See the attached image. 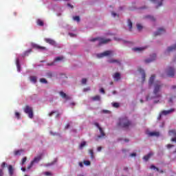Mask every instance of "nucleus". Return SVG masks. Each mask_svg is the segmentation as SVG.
Masks as SVG:
<instances>
[{
    "label": "nucleus",
    "instance_id": "1",
    "mask_svg": "<svg viewBox=\"0 0 176 176\" xmlns=\"http://www.w3.org/2000/svg\"><path fill=\"white\" fill-rule=\"evenodd\" d=\"M118 126L122 127V129H126V130L129 129H131V127H134L135 124L133 123L131 120L129 119L127 117H122L119 118Z\"/></svg>",
    "mask_w": 176,
    "mask_h": 176
},
{
    "label": "nucleus",
    "instance_id": "2",
    "mask_svg": "<svg viewBox=\"0 0 176 176\" xmlns=\"http://www.w3.org/2000/svg\"><path fill=\"white\" fill-rule=\"evenodd\" d=\"M162 87L163 84H162L160 81H156L154 83L153 94L155 98H160V97H162V94H160V92Z\"/></svg>",
    "mask_w": 176,
    "mask_h": 176
},
{
    "label": "nucleus",
    "instance_id": "3",
    "mask_svg": "<svg viewBox=\"0 0 176 176\" xmlns=\"http://www.w3.org/2000/svg\"><path fill=\"white\" fill-rule=\"evenodd\" d=\"M25 113L28 115L30 119H32L34 118V111H32V107L29 105H26L23 109Z\"/></svg>",
    "mask_w": 176,
    "mask_h": 176
},
{
    "label": "nucleus",
    "instance_id": "4",
    "mask_svg": "<svg viewBox=\"0 0 176 176\" xmlns=\"http://www.w3.org/2000/svg\"><path fill=\"white\" fill-rule=\"evenodd\" d=\"M91 42H96V41H99V45H104L105 43H108V42H111V39L109 38H95L91 40Z\"/></svg>",
    "mask_w": 176,
    "mask_h": 176
},
{
    "label": "nucleus",
    "instance_id": "5",
    "mask_svg": "<svg viewBox=\"0 0 176 176\" xmlns=\"http://www.w3.org/2000/svg\"><path fill=\"white\" fill-rule=\"evenodd\" d=\"M166 74L170 78H174V76L175 75V69L173 67H168L166 69Z\"/></svg>",
    "mask_w": 176,
    "mask_h": 176
},
{
    "label": "nucleus",
    "instance_id": "6",
    "mask_svg": "<svg viewBox=\"0 0 176 176\" xmlns=\"http://www.w3.org/2000/svg\"><path fill=\"white\" fill-rule=\"evenodd\" d=\"M111 54H112V51L107 50L103 53L98 54L97 56L98 58H102V57H107V56H111Z\"/></svg>",
    "mask_w": 176,
    "mask_h": 176
},
{
    "label": "nucleus",
    "instance_id": "7",
    "mask_svg": "<svg viewBox=\"0 0 176 176\" xmlns=\"http://www.w3.org/2000/svg\"><path fill=\"white\" fill-rule=\"evenodd\" d=\"M169 135H172L175 137L174 138L171 139V141L173 142H176V131L175 129H171L168 132Z\"/></svg>",
    "mask_w": 176,
    "mask_h": 176
},
{
    "label": "nucleus",
    "instance_id": "8",
    "mask_svg": "<svg viewBox=\"0 0 176 176\" xmlns=\"http://www.w3.org/2000/svg\"><path fill=\"white\" fill-rule=\"evenodd\" d=\"M59 94H60V97H62L63 98L66 100V101H68V100H71V97H69L68 95H67V94L64 93V91H60L59 92Z\"/></svg>",
    "mask_w": 176,
    "mask_h": 176
},
{
    "label": "nucleus",
    "instance_id": "9",
    "mask_svg": "<svg viewBox=\"0 0 176 176\" xmlns=\"http://www.w3.org/2000/svg\"><path fill=\"white\" fill-rule=\"evenodd\" d=\"M166 32V30L163 28H160L158 30L154 33V36H157V35H162V34H164Z\"/></svg>",
    "mask_w": 176,
    "mask_h": 176
},
{
    "label": "nucleus",
    "instance_id": "10",
    "mask_svg": "<svg viewBox=\"0 0 176 176\" xmlns=\"http://www.w3.org/2000/svg\"><path fill=\"white\" fill-rule=\"evenodd\" d=\"M175 111V109H170L169 110H164L162 111H161L162 116H166V115H170V113H172V112H174Z\"/></svg>",
    "mask_w": 176,
    "mask_h": 176
},
{
    "label": "nucleus",
    "instance_id": "11",
    "mask_svg": "<svg viewBox=\"0 0 176 176\" xmlns=\"http://www.w3.org/2000/svg\"><path fill=\"white\" fill-rule=\"evenodd\" d=\"M45 42H46V43H49V45H52V46H54V45H56V41L52 38H45L44 39Z\"/></svg>",
    "mask_w": 176,
    "mask_h": 176
},
{
    "label": "nucleus",
    "instance_id": "12",
    "mask_svg": "<svg viewBox=\"0 0 176 176\" xmlns=\"http://www.w3.org/2000/svg\"><path fill=\"white\" fill-rule=\"evenodd\" d=\"M109 63L110 64H115V63L116 64H118V65H122V63H120V60H118V59H110L109 60Z\"/></svg>",
    "mask_w": 176,
    "mask_h": 176
},
{
    "label": "nucleus",
    "instance_id": "13",
    "mask_svg": "<svg viewBox=\"0 0 176 176\" xmlns=\"http://www.w3.org/2000/svg\"><path fill=\"white\" fill-rule=\"evenodd\" d=\"M33 47H34V49H37L38 50H47V49L45 47L38 45V44H34L33 45Z\"/></svg>",
    "mask_w": 176,
    "mask_h": 176
},
{
    "label": "nucleus",
    "instance_id": "14",
    "mask_svg": "<svg viewBox=\"0 0 176 176\" xmlns=\"http://www.w3.org/2000/svg\"><path fill=\"white\" fill-rule=\"evenodd\" d=\"M41 159H42V155H38L37 157H35L32 162L33 164L34 163H39V162H41Z\"/></svg>",
    "mask_w": 176,
    "mask_h": 176
},
{
    "label": "nucleus",
    "instance_id": "15",
    "mask_svg": "<svg viewBox=\"0 0 176 176\" xmlns=\"http://www.w3.org/2000/svg\"><path fill=\"white\" fill-rule=\"evenodd\" d=\"M113 79L114 80H116V82H118V80H120V73L116 72L113 76Z\"/></svg>",
    "mask_w": 176,
    "mask_h": 176
},
{
    "label": "nucleus",
    "instance_id": "16",
    "mask_svg": "<svg viewBox=\"0 0 176 176\" xmlns=\"http://www.w3.org/2000/svg\"><path fill=\"white\" fill-rule=\"evenodd\" d=\"M155 60H156V55L155 54H153L151 56V59H146L145 60V63H152V61H155Z\"/></svg>",
    "mask_w": 176,
    "mask_h": 176
},
{
    "label": "nucleus",
    "instance_id": "17",
    "mask_svg": "<svg viewBox=\"0 0 176 176\" xmlns=\"http://www.w3.org/2000/svg\"><path fill=\"white\" fill-rule=\"evenodd\" d=\"M174 50H176V43L174 45H173V46L168 47L167 48L166 52L168 53H170V52H174Z\"/></svg>",
    "mask_w": 176,
    "mask_h": 176
},
{
    "label": "nucleus",
    "instance_id": "18",
    "mask_svg": "<svg viewBox=\"0 0 176 176\" xmlns=\"http://www.w3.org/2000/svg\"><path fill=\"white\" fill-rule=\"evenodd\" d=\"M14 171V169H13V166L9 165L8 166V172H9V175L10 176H13Z\"/></svg>",
    "mask_w": 176,
    "mask_h": 176
},
{
    "label": "nucleus",
    "instance_id": "19",
    "mask_svg": "<svg viewBox=\"0 0 176 176\" xmlns=\"http://www.w3.org/2000/svg\"><path fill=\"white\" fill-rule=\"evenodd\" d=\"M153 155V153H150L148 154H147L146 155H145L143 159L144 160H145L146 162H148V160H149V159H151V157Z\"/></svg>",
    "mask_w": 176,
    "mask_h": 176
},
{
    "label": "nucleus",
    "instance_id": "20",
    "mask_svg": "<svg viewBox=\"0 0 176 176\" xmlns=\"http://www.w3.org/2000/svg\"><path fill=\"white\" fill-rule=\"evenodd\" d=\"M154 82H155V75H153L151 76L149 81H148L149 86H152V85H153Z\"/></svg>",
    "mask_w": 176,
    "mask_h": 176
},
{
    "label": "nucleus",
    "instance_id": "21",
    "mask_svg": "<svg viewBox=\"0 0 176 176\" xmlns=\"http://www.w3.org/2000/svg\"><path fill=\"white\" fill-rule=\"evenodd\" d=\"M150 168H151V170H156V171H158V172H160V173H164L163 170H160L159 169V168L155 166V165H151V167H150Z\"/></svg>",
    "mask_w": 176,
    "mask_h": 176
},
{
    "label": "nucleus",
    "instance_id": "22",
    "mask_svg": "<svg viewBox=\"0 0 176 176\" xmlns=\"http://www.w3.org/2000/svg\"><path fill=\"white\" fill-rule=\"evenodd\" d=\"M145 49H146V47H135V48H133V50L134 52H142V50H145Z\"/></svg>",
    "mask_w": 176,
    "mask_h": 176
},
{
    "label": "nucleus",
    "instance_id": "23",
    "mask_svg": "<svg viewBox=\"0 0 176 176\" xmlns=\"http://www.w3.org/2000/svg\"><path fill=\"white\" fill-rule=\"evenodd\" d=\"M99 131L100 133V135H98V138H101L102 137H105V133L104 132V130H102V128H99Z\"/></svg>",
    "mask_w": 176,
    "mask_h": 176
},
{
    "label": "nucleus",
    "instance_id": "24",
    "mask_svg": "<svg viewBox=\"0 0 176 176\" xmlns=\"http://www.w3.org/2000/svg\"><path fill=\"white\" fill-rule=\"evenodd\" d=\"M92 101H100V100H101V98L100 97V96L96 95L94 97L91 98Z\"/></svg>",
    "mask_w": 176,
    "mask_h": 176
},
{
    "label": "nucleus",
    "instance_id": "25",
    "mask_svg": "<svg viewBox=\"0 0 176 176\" xmlns=\"http://www.w3.org/2000/svg\"><path fill=\"white\" fill-rule=\"evenodd\" d=\"M23 152V150H17L14 151V154L15 156H20L21 155V153Z\"/></svg>",
    "mask_w": 176,
    "mask_h": 176
},
{
    "label": "nucleus",
    "instance_id": "26",
    "mask_svg": "<svg viewBox=\"0 0 176 176\" xmlns=\"http://www.w3.org/2000/svg\"><path fill=\"white\" fill-rule=\"evenodd\" d=\"M16 65L19 72H20V60L19 58L16 59Z\"/></svg>",
    "mask_w": 176,
    "mask_h": 176
},
{
    "label": "nucleus",
    "instance_id": "27",
    "mask_svg": "<svg viewBox=\"0 0 176 176\" xmlns=\"http://www.w3.org/2000/svg\"><path fill=\"white\" fill-rule=\"evenodd\" d=\"M149 135H151V137H153V136L159 137L160 133L159 132H150Z\"/></svg>",
    "mask_w": 176,
    "mask_h": 176
},
{
    "label": "nucleus",
    "instance_id": "28",
    "mask_svg": "<svg viewBox=\"0 0 176 176\" xmlns=\"http://www.w3.org/2000/svg\"><path fill=\"white\" fill-rule=\"evenodd\" d=\"M128 26L129 27V31H131L133 28V22H131V20L128 19Z\"/></svg>",
    "mask_w": 176,
    "mask_h": 176
},
{
    "label": "nucleus",
    "instance_id": "29",
    "mask_svg": "<svg viewBox=\"0 0 176 176\" xmlns=\"http://www.w3.org/2000/svg\"><path fill=\"white\" fill-rule=\"evenodd\" d=\"M64 60V57L63 56H58L56 57L55 59H54V61L55 62H57V61H61Z\"/></svg>",
    "mask_w": 176,
    "mask_h": 176
},
{
    "label": "nucleus",
    "instance_id": "30",
    "mask_svg": "<svg viewBox=\"0 0 176 176\" xmlns=\"http://www.w3.org/2000/svg\"><path fill=\"white\" fill-rule=\"evenodd\" d=\"M37 25H40L41 27H43V21L41 19L37 20Z\"/></svg>",
    "mask_w": 176,
    "mask_h": 176
},
{
    "label": "nucleus",
    "instance_id": "31",
    "mask_svg": "<svg viewBox=\"0 0 176 176\" xmlns=\"http://www.w3.org/2000/svg\"><path fill=\"white\" fill-rule=\"evenodd\" d=\"M30 80L31 82H33V83H36V76H31Z\"/></svg>",
    "mask_w": 176,
    "mask_h": 176
},
{
    "label": "nucleus",
    "instance_id": "32",
    "mask_svg": "<svg viewBox=\"0 0 176 176\" xmlns=\"http://www.w3.org/2000/svg\"><path fill=\"white\" fill-rule=\"evenodd\" d=\"M140 72H141L142 74V79L143 80H145V72H144V70L140 69H139Z\"/></svg>",
    "mask_w": 176,
    "mask_h": 176
},
{
    "label": "nucleus",
    "instance_id": "33",
    "mask_svg": "<svg viewBox=\"0 0 176 176\" xmlns=\"http://www.w3.org/2000/svg\"><path fill=\"white\" fill-rule=\"evenodd\" d=\"M89 154L91 155V158L94 159V152L93 151V150L90 149L89 151Z\"/></svg>",
    "mask_w": 176,
    "mask_h": 176
},
{
    "label": "nucleus",
    "instance_id": "34",
    "mask_svg": "<svg viewBox=\"0 0 176 176\" xmlns=\"http://www.w3.org/2000/svg\"><path fill=\"white\" fill-rule=\"evenodd\" d=\"M73 19L75 21H78V23H79L80 21V18L79 17V16H76L73 17Z\"/></svg>",
    "mask_w": 176,
    "mask_h": 176
},
{
    "label": "nucleus",
    "instance_id": "35",
    "mask_svg": "<svg viewBox=\"0 0 176 176\" xmlns=\"http://www.w3.org/2000/svg\"><path fill=\"white\" fill-rule=\"evenodd\" d=\"M120 104L119 103H118V102H113V103H112V106L114 107V108H119V107H120Z\"/></svg>",
    "mask_w": 176,
    "mask_h": 176
},
{
    "label": "nucleus",
    "instance_id": "36",
    "mask_svg": "<svg viewBox=\"0 0 176 176\" xmlns=\"http://www.w3.org/2000/svg\"><path fill=\"white\" fill-rule=\"evenodd\" d=\"M84 146H86V142H81L80 145V149H83Z\"/></svg>",
    "mask_w": 176,
    "mask_h": 176
},
{
    "label": "nucleus",
    "instance_id": "37",
    "mask_svg": "<svg viewBox=\"0 0 176 176\" xmlns=\"http://www.w3.org/2000/svg\"><path fill=\"white\" fill-rule=\"evenodd\" d=\"M32 50H28V51H25V53H24V56H28V54L30 53H32Z\"/></svg>",
    "mask_w": 176,
    "mask_h": 176
},
{
    "label": "nucleus",
    "instance_id": "38",
    "mask_svg": "<svg viewBox=\"0 0 176 176\" xmlns=\"http://www.w3.org/2000/svg\"><path fill=\"white\" fill-rule=\"evenodd\" d=\"M146 19H150V20H151V21H155L156 19H155V17L151 16V15H148L146 16Z\"/></svg>",
    "mask_w": 176,
    "mask_h": 176
},
{
    "label": "nucleus",
    "instance_id": "39",
    "mask_svg": "<svg viewBox=\"0 0 176 176\" xmlns=\"http://www.w3.org/2000/svg\"><path fill=\"white\" fill-rule=\"evenodd\" d=\"M40 82L41 83H47V80H46V78H41Z\"/></svg>",
    "mask_w": 176,
    "mask_h": 176
},
{
    "label": "nucleus",
    "instance_id": "40",
    "mask_svg": "<svg viewBox=\"0 0 176 176\" xmlns=\"http://www.w3.org/2000/svg\"><path fill=\"white\" fill-rule=\"evenodd\" d=\"M26 162H27V157H25L22 160V162H21L22 166L24 165Z\"/></svg>",
    "mask_w": 176,
    "mask_h": 176
},
{
    "label": "nucleus",
    "instance_id": "41",
    "mask_svg": "<svg viewBox=\"0 0 176 176\" xmlns=\"http://www.w3.org/2000/svg\"><path fill=\"white\" fill-rule=\"evenodd\" d=\"M137 28L139 31H141V30H142V25H141V24L138 23V24H137Z\"/></svg>",
    "mask_w": 176,
    "mask_h": 176
},
{
    "label": "nucleus",
    "instance_id": "42",
    "mask_svg": "<svg viewBox=\"0 0 176 176\" xmlns=\"http://www.w3.org/2000/svg\"><path fill=\"white\" fill-rule=\"evenodd\" d=\"M53 74L52 72H47V78H52Z\"/></svg>",
    "mask_w": 176,
    "mask_h": 176
},
{
    "label": "nucleus",
    "instance_id": "43",
    "mask_svg": "<svg viewBox=\"0 0 176 176\" xmlns=\"http://www.w3.org/2000/svg\"><path fill=\"white\" fill-rule=\"evenodd\" d=\"M84 164H85V166H90L91 164L90 161H87V160L84 161Z\"/></svg>",
    "mask_w": 176,
    "mask_h": 176
},
{
    "label": "nucleus",
    "instance_id": "44",
    "mask_svg": "<svg viewBox=\"0 0 176 176\" xmlns=\"http://www.w3.org/2000/svg\"><path fill=\"white\" fill-rule=\"evenodd\" d=\"M81 82H82V85H86V83H87V79H86V78H82V80H81Z\"/></svg>",
    "mask_w": 176,
    "mask_h": 176
},
{
    "label": "nucleus",
    "instance_id": "45",
    "mask_svg": "<svg viewBox=\"0 0 176 176\" xmlns=\"http://www.w3.org/2000/svg\"><path fill=\"white\" fill-rule=\"evenodd\" d=\"M163 5V0H160V2H158V5L157 6V8H160V6H162Z\"/></svg>",
    "mask_w": 176,
    "mask_h": 176
},
{
    "label": "nucleus",
    "instance_id": "46",
    "mask_svg": "<svg viewBox=\"0 0 176 176\" xmlns=\"http://www.w3.org/2000/svg\"><path fill=\"white\" fill-rule=\"evenodd\" d=\"M15 116L17 119H20V113L15 112Z\"/></svg>",
    "mask_w": 176,
    "mask_h": 176
},
{
    "label": "nucleus",
    "instance_id": "47",
    "mask_svg": "<svg viewBox=\"0 0 176 176\" xmlns=\"http://www.w3.org/2000/svg\"><path fill=\"white\" fill-rule=\"evenodd\" d=\"M32 166H34V164L32 162H30V165L28 166V170H30Z\"/></svg>",
    "mask_w": 176,
    "mask_h": 176
},
{
    "label": "nucleus",
    "instance_id": "48",
    "mask_svg": "<svg viewBox=\"0 0 176 176\" xmlns=\"http://www.w3.org/2000/svg\"><path fill=\"white\" fill-rule=\"evenodd\" d=\"M94 125L98 127V129H100V128H101V126H100V124H98V122H95Z\"/></svg>",
    "mask_w": 176,
    "mask_h": 176
},
{
    "label": "nucleus",
    "instance_id": "49",
    "mask_svg": "<svg viewBox=\"0 0 176 176\" xmlns=\"http://www.w3.org/2000/svg\"><path fill=\"white\" fill-rule=\"evenodd\" d=\"M5 167H6V162H3L1 164V168H5Z\"/></svg>",
    "mask_w": 176,
    "mask_h": 176
},
{
    "label": "nucleus",
    "instance_id": "50",
    "mask_svg": "<svg viewBox=\"0 0 176 176\" xmlns=\"http://www.w3.org/2000/svg\"><path fill=\"white\" fill-rule=\"evenodd\" d=\"M54 113H57V111H52L51 113H50L48 115H49V116H53V114Z\"/></svg>",
    "mask_w": 176,
    "mask_h": 176
},
{
    "label": "nucleus",
    "instance_id": "51",
    "mask_svg": "<svg viewBox=\"0 0 176 176\" xmlns=\"http://www.w3.org/2000/svg\"><path fill=\"white\" fill-rule=\"evenodd\" d=\"M162 116H163V114L162 113H160V115L157 118L158 120H160L162 119Z\"/></svg>",
    "mask_w": 176,
    "mask_h": 176
},
{
    "label": "nucleus",
    "instance_id": "52",
    "mask_svg": "<svg viewBox=\"0 0 176 176\" xmlns=\"http://www.w3.org/2000/svg\"><path fill=\"white\" fill-rule=\"evenodd\" d=\"M100 93H102L103 94H105V90H104V88H101V89H100Z\"/></svg>",
    "mask_w": 176,
    "mask_h": 176
},
{
    "label": "nucleus",
    "instance_id": "53",
    "mask_svg": "<svg viewBox=\"0 0 176 176\" xmlns=\"http://www.w3.org/2000/svg\"><path fill=\"white\" fill-rule=\"evenodd\" d=\"M130 156L131 157H134V156H137V154L135 153H131Z\"/></svg>",
    "mask_w": 176,
    "mask_h": 176
},
{
    "label": "nucleus",
    "instance_id": "54",
    "mask_svg": "<svg viewBox=\"0 0 176 176\" xmlns=\"http://www.w3.org/2000/svg\"><path fill=\"white\" fill-rule=\"evenodd\" d=\"M173 146H174V145H173V144H168L167 145L168 149H170V148H173Z\"/></svg>",
    "mask_w": 176,
    "mask_h": 176
},
{
    "label": "nucleus",
    "instance_id": "55",
    "mask_svg": "<svg viewBox=\"0 0 176 176\" xmlns=\"http://www.w3.org/2000/svg\"><path fill=\"white\" fill-rule=\"evenodd\" d=\"M0 176H3V170L0 169Z\"/></svg>",
    "mask_w": 176,
    "mask_h": 176
},
{
    "label": "nucleus",
    "instance_id": "56",
    "mask_svg": "<svg viewBox=\"0 0 176 176\" xmlns=\"http://www.w3.org/2000/svg\"><path fill=\"white\" fill-rule=\"evenodd\" d=\"M69 129V124H67L65 126V129L67 130Z\"/></svg>",
    "mask_w": 176,
    "mask_h": 176
},
{
    "label": "nucleus",
    "instance_id": "57",
    "mask_svg": "<svg viewBox=\"0 0 176 176\" xmlns=\"http://www.w3.org/2000/svg\"><path fill=\"white\" fill-rule=\"evenodd\" d=\"M67 6H69V8H71L72 9H74V6H72L69 3H67Z\"/></svg>",
    "mask_w": 176,
    "mask_h": 176
},
{
    "label": "nucleus",
    "instance_id": "58",
    "mask_svg": "<svg viewBox=\"0 0 176 176\" xmlns=\"http://www.w3.org/2000/svg\"><path fill=\"white\" fill-rule=\"evenodd\" d=\"M67 6H69V8H71L72 9H74V6H72L69 3H67Z\"/></svg>",
    "mask_w": 176,
    "mask_h": 176
},
{
    "label": "nucleus",
    "instance_id": "59",
    "mask_svg": "<svg viewBox=\"0 0 176 176\" xmlns=\"http://www.w3.org/2000/svg\"><path fill=\"white\" fill-rule=\"evenodd\" d=\"M89 90H90V87L84 89V91H89Z\"/></svg>",
    "mask_w": 176,
    "mask_h": 176
},
{
    "label": "nucleus",
    "instance_id": "60",
    "mask_svg": "<svg viewBox=\"0 0 176 176\" xmlns=\"http://www.w3.org/2000/svg\"><path fill=\"white\" fill-rule=\"evenodd\" d=\"M111 14L113 17H116L117 14L116 12H111Z\"/></svg>",
    "mask_w": 176,
    "mask_h": 176
},
{
    "label": "nucleus",
    "instance_id": "61",
    "mask_svg": "<svg viewBox=\"0 0 176 176\" xmlns=\"http://www.w3.org/2000/svg\"><path fill=\"white\" fill-rule=\"evenodd\" d=\"M101 149H102V148L101 146L98 147V152H100Z\"/></svg>",
    "mask_w": 176,
    "mask_h": 176
},
{
    "label": "nucleus",
    "instance_id": "62",
    "mask_svg": "<svg viewBox=\"0 0 176 176\" xmlns=\"http://www.w3.org/2000/svg\"><path fill=\"white\" fill-rule=\"evenodd\" d=\"M52 173H50V172H46L45 173V175H51Z\"/></svg>",
    "mask_w": 176,
    "mask_h": 176
},
{
    "label": "nucleus",
    "instance_id": "63",
    "mask_svg": "<svg viewBox=\"0 0 176 176\" xmlns=\"http://www.w3.org/2000/svg\"><path fill=\"white\" fill-rule=\"evenodd\" d=\"M79 166H80V167H83V163L80 162V163H79Z\"/></svg>",
    "mask_w": 176,
    "mask_h": 176
},
{
    "label": "nucleus",
    "instance_id": "64",
    "mask_svg": "<svg viewBox=\"0 0 176 176\" xmlns=\"http://www.w3.org/2000/svg\"><path fill=\"white\" fill-rule=\"evenodd\" d=\"M168 102H173V98H170L168 100Z\"/></svg>",
    "mask_w": 176,
    "mask_h": 176
}]
</instances>
